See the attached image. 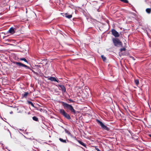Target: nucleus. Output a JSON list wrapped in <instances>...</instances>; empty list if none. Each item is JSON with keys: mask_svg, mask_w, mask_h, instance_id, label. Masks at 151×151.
<instances>
[{"mask_svg": "<svg viewBox=\"0 0 151 151\" xmlns=\"http://www.w3.org/2000/svg\"><path fill=\"white\" fill-rule=\"evenodd\" d=\"M122 106L123 107L124 109L126 110L127 111L128 107L127 106V104H121Z\"/></svg>", "mask_w": 151, "mask_h": 151, "instance_id": "obj_11", "label": "nucleus"}, {"mask_svg": "<svg viewBox=\"0 0 151 151\" xmlns=\"http://www.w3.org/2000/svg\"><path fill=\"white\" fill-rule=\"evenodd\" d=\"M9 33L13 34L15 32L14 29L12 27H11L9 30Z\"/></svg>", "mask_w": 151, "mask_h": 151, "instance_id": "obj_9", "label": "nucleus"}, {"mask_svg": "<svg viewBox=\"0 0 151 151\" xmlns=\"http://www.w3.org/2000/svg\"><path fill=\"white\" fill-rule=\"evenodd\" d=\"M126 49L125 48H121L120 49V51L121 52L122 51H125V50Z\"/></svg>", "mask_w": 151, "mask_h": 151, "instance_id": "obj_21", "label": "nucleus"}, {"mask_svg": "<svg viewBox=\"0 0 151 151\" xmlns=\"http://www.w3.org/2000/svg\"><path fill=\"white\" fill-rule=\"evenodd\" d=\"M113 35L115 37H118L119 36V33L114 29H113L111 31Z\"/></svg>", "mask_w": 151, "mask_h": 151, "instance_id": "obj_6", "label": "nucleus"}, {"mask_svg": "<svg viewBox=\"0 0 151 151\" xmlns=\"http://www.w3.org/2000/svg\"><path fill=\"white\" fill-rule=\"evenodd\" d=\"M20 60H23L25 62H27V63H28V62L27 61V60L24 58H21Z\"/></svg>", "mask_w": 151, "mask_h": 151, "instance_id": "obj_19", "label": "nucleus"}, {"mask_svg": "<svg viewBox=\"0 0 151 151\" xmlns=\"http://www.w3.org/2000/svg\"><path fill=\"white\" fill-rule=\"evenodd\" d=\"M59 112L61 114L67 119L70 120L71 119L70 115L67 113L64 109H60L59 110Z\"/></svg>", "mask_w": 151, "mask_h": 151, "instance_id": "obj_2", "label": "nucleus"}, {"mask_svg": "<svg viewBox=\"0 0 151 151\" xmlns=\"http://www.w3.org/2000/svg\"><path fill=\"white\" fill-rule=\"evenodd\" d=\"M150 136L151 137V135H150Z\"/></svg>", "mask_w": 151, "mask_h": 151, "instance_id": "obj_30", "label": "nucleus"}, {"mask_svg": "<svg viewBox=\"0 0 151 151\" xmlns=\"http://www.w3.org/2000/svg\"><path fill=\"white\" fill-rule=\"evenodd\" d=\"M113 41L115 46H119L122 45V43L118 39H113Z\"/></svg>", "mask_w": 151, "mask_h": 151, "instance_id": "obj_4", "label": "nucleus"}, {"mask_svg": "<svg viewBox=\"0 0 151 151\" xmlns=\"http://www.w3.org/2000/svg\"><path fill=\"white\" fill-rule=\"evenodd\" d=\"M148 105L149 106H150V105H149L150 104H148Z\"/></svg>", "mask_w": 151, "mask_h": 151, "instance_id": "obj_31", "label": "nucleus"}, {"mask_svg": "<svg viewBox=\"0 0 151 151\" xmlns=\"http://www.w3.org/2000/svg\"><path fill=\"white\" fill-rule=\"evenodd\" d=\"M127 107H128L127 109H128L129 110H130V107H129V104L128 105H127Z\"/></svg>", "mask_w": 151, "mask_h": 151, "instance_id": "obj_24", "label": "nucleus"}, {"mask_svg": "<svg viewBox=\"0 0 151 151\" xmlns=\"http://www.w3.org/2000/svg\"><path fill=\"white\" fill-rule=\"evenodd\" d=\"M101 57L102 58V59L104 61H105L106 60V58L103 55H101Z\"/></svg>", "mask_w": 151, "mask_h": 151, "instance_id": "obj_16", "label": "nucleus"}, {"mask_svg": "<svg viewBox=\"0 0 151 151\" xmlns=\"http://www.w3.org/2000/svg\"><path fill=\"white\" fill-rule=\"evenodd\" d=\"M129 106L130 109H132L134 108V107H135L134 106H133V104H129Z\"/></svg>", "mask_w": 151, "mask_h": 151, "instance_id": "obj_18", "label": "nucleus"}, {"mask_svg": "<svg viewBox=\"0 0 151 151\" xmlns=\"http://www.w3.org/2000/svg\"><path fill=\"white\" fill-rule=\"evenodd\" d=\"M59 140L61 142H63V143H66L67 142H66V141L65 139H62L61 138H60L59 139Z\"/></svg>", "mask_w": 151, "mask_h": 151, "instance_id": "obj_12", "label": "nucleus"}, {"mask_svg": "<svg viewBox=\"0 0 151 151\" xmlns=\"http://www.w3.org/2000/svg\"><path fill=\"white\" fill-rule=\"evenodd\" d=\"M78 142L82 146H83L84 147L86 148H87L86 147V144L85 143H83V142L81 141L80 140H78Z\"/></svg>", "mask_w": 151, "mask_h": 151, "instance_id": "obj_10", "label": "nucleus"}, {"mask_svg": "<svg viewBox=\"0 0 151 151\" xmlns=\"http://www.w3.org/2000/svg\"><path fill=\"white\" fill-rule=\"evenodd\" d=\"M13 112L12 111H11V112H10V114H12Z\"/></svg>", "mask_w": 151, "mask_h": 151, "instance_id": "obj_27", "label": "nucleus"}, {"mask_svg": "<svg viewBox=\"0 0 151 151\" xmlns=\"http://www.w3.org/2000/svg\"><path fill=\"white\" fill-rule=\"evenodd\" d=\"M58 86L60 88L63 92H65L66 91L65 88L63 85H58Z\"/></svg>", "mask_w": 151, "mask_h": 151, "instance_id": "obj_8", "label": "nucleus"}, {"mask_svg": "<svg viewBox=\"0 0 151 151\" xmlns=\"http://www.w3.org/2000/svg\"><path fill=\"white\" fill-rule=\"evenodd\" d=\"M121 1H123L125 3H127L128 2V1L127 0H120Z\"/></svg>", "mask_w": 151, "mask_h": 151, "instance_id": "obj_23", "label": "nucleus"}, {"mask_svg": "<svg viewBox=\"0 0 151 151\" xmlns=\"http://www.w3.org/2000/svg\"><path fill=\"white\" fill-rule=\"evenodd\" d=\"M9 106L12 107H13L14 108H17V107H16V106Z\"/></svg>", "mask_w": 151, "mask_h": 151, "instance_id": "obj_25", "label": "nucleus"}, {"mask_svg": "<svg viewBox=\"0 0 151 151\" xmlns=\"http://www.w3.org/2000/svg\"><path fill=\"white\" fill-rule=\"evenodd\" d=\"M30 104H32V103H31V102H30Z\"/></svg>", "mask_w": 151, "mask_h": 151, "instance_id": "obj_29", "label": "nucleus"}, {"mask_svg": "<svg viewBox=\"0 0 151 151\" xmlns=\"http://www.w3.org/2000/svg\"><path fill=\"white\" fill-rule=\"evenodd\" d=\"M63 107L65 109L67 110H70L71 112L73 113L74 114L76 113V111L73 109V106L70 104H63Z\"/></svg>", "mask_w": 151, "mask_h": 151, "instance_id": "obj_1", "label": "nucleus"}, {"mask_svg": "<svg viewBox=\"0 0 151 151\" xmlns=\"http://www.w3.org/2000/svg\"><path fill=\"white\" fill-rule=\"evenodd\" d=\"M132 59L134 60V58L133 57H132Z\"/></svg>", "mask_w": 151, "mask_h": 151, "instance_id": "obj_28", "label": "nucleus"}, {"mask_svg": "<svg viewBox=\"0 0 151 151\" xmlns=\"http://www.w3.org/2000/svg\"><path fill=\"white\" fill-rule=\"evenodd\" d=\"M15 63L16 64L19 65V66H23L24 67H25L26 68H29L27 66V65H24L21 63L16 62Z\"/></svg>", "mask_w": 151, "mask_h": 151, "instance_id": "obj_5", "label": "nucleus"}, {"mask_svg": "<svg viewBox=\"0 0 151 151\" xmlns=\"http://www.w3.org/2000/svg\"><path fill=\"white\" fill-rule=\"evenodd\" d=\"M146 12L148 13H150L151 12V9H150L147 8L146 9Z\"/></svg>", "mask_w": 151, "mask_h": 151, "instance_id": "obj_15", "label": "nucleus"}, {"mask_svg": "<svg viewBox=\"0 0 151 151\" xmlns=\"http://www.w3.org/2000/svg\"><path fill=\"white\" fill-rule=\"evenodd\" d=\"M65 17L68 19H70L72 17V15H68V14L66 13L65 14Z\"/></svg>", "mask_w": 151, "mask_h": 151, "instance_id": "obj_13", "label": "nucleus"}, {"mask_svg": "<svg viewBox=\"0 0 151 151\" xmlns=\"http://www.w3.org/2000/svg\"><path fill=\"white\" fill-rule=\"evenodd\" d=\"M135 83L136 85H137L139 83V81L138 79H136L135 80Z\"/></svg>", "mask_w": 151, "mask_h": 151, "instance_id": "obj_17", "label": "nucleus"}, {"mask_svg": "<svg viewBox=\"0 0 151 151\" xmlns=\"http://www.w3.org/2000/svg\"><path fill=\"white\" fill-rule=\"evenodd\" d=\"M33 119L35 121L38 122V118L36 116H34L32 117Z\"/></svg>", "mask_w": 151, "mask_h": 151, "instance_id": "obj_14", "label": "nucleus"}, {"mask_svg": "<svg viewBox=\"0 0 151 151\" xmlns=\"http://www.w3.org/2000/svg\"><path fill=\"white\" fill-rule=\"evenodd\" d=\"M28 93L27 92H26L23 95V96L24 97H26L27 95L28 94Z\"/></svg>", "mask_w": 151, "mask_h": 151, "instance_id": "obj_22", "label": "nucleus"}, {"mask_svg": "<svg viewBox=\"0 0 151 151\" xmlns=\"http://www.w3.org/2000/svg\"><path fill=\"white\" fill-rule=\"evenodd\" d=\"M95 149L97 151H101L99 149L97 146L95 147Z\"/></svg>", "mask_w": 151, "mask_h": 151, "instance_id": "obj_20", "label": "nucleus"}, {"mask_svg": "<svg viewBox=\"0 0 151 151\" xmlns=\"http://www.w3.org/2000/svg\"><path fill=\"white\" fill-rule=\"evenodd\" d=\"M48 79L52 81H56L58 82V81L54 77H50L48 78Z\"/></svg>", "mask_w": 151, "mask_h": 151, "instance_id": "obj_7", "label": "nucleus"}, {"mask_svg": "<svg viewBox=\"0 0 151 151\" xmlns=\"http://www.w3.org/2000/svg\"><path fill=\"white\" fill-rule=\"evenodd\" d=\"M31 105L32 106H33V107H34V104H31Z\"/></svg>", "mask_w": 151, "mask_h": 151, "instance_id": "obj_26", "label": "nucleus"}, {"mask_svg": "<svg viewBox=\"0 0 151 151\" xmlns=\"http://www.w3.org/2000/svg\"><path fill=\"white\" fill-rule=\"evenodd\" d=\"M96 121L97 123L101 126L102 129L109 131L110 129L109 128L105 125L104 124L100 121L97 119Z\"/></svg>", "mask_w": 151, "mask_h": 151, "instance_id": "obj_3", "label": "nucleus"}]
</instances>
